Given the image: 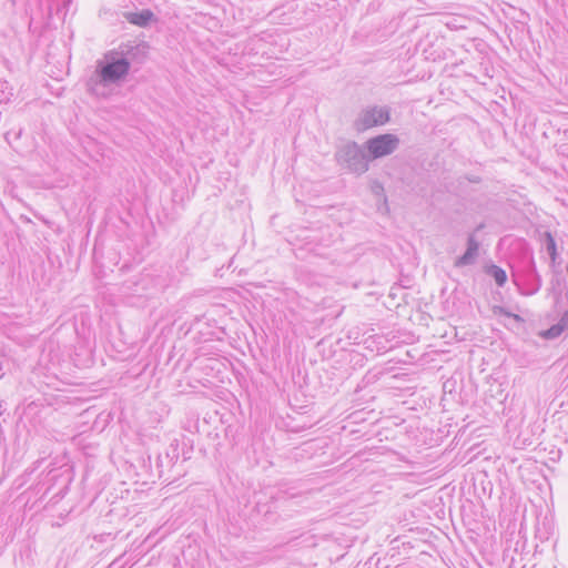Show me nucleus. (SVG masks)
Here are the masks:
<instances>
[{"label": "nucleus", "instance_id": "obj_1", "mask_svg": "<svg viewBox=\"0 0 568 568\" xmlns=\"http://www.w3.org/2000/svg\"><path fill=\"white\" fill-rule=\"evenodd\" d=\"M129 72V63L110 50L97 61L95 70L87 81L88 91L94 95H104L106 88L121 84Z\"/></svg>", "mask_w": 568, "mask_h": 568}, {"label": "nucleus", "instance_id": "obj_2", "mask_svg": "<svg viewBox=\"0 0 568 568\" xmlns=\"http://www.w3.org/2000/svg\"><path fill=\"white\" fill-rule=\"evenodd\" d=\"M513 277L521 295H535L541 287V277L531 255L513 272Z\"/></svg>", "mask_w": 568, "mask_h": 568}, {"label": "nucleus", "instance_id": "obj_3", "mask_svg": "<svg viewBox=\"0 0 568 568\" xmlns=\"http://www.w3.org/2000/svg\"><path fill=\"white\" fill-rule=\"evenodd\" d=\"M338 164L348 171L363 174L368 170V155L355 141L343 144L336 152Z\"/></svg>", "mask_w": 568, "mask_h": 568}, {"label": "nucleus", "instance_id": "obj_4", "mask_svg": "<svg viewBox=\"0 0 568 568\" xmlns=\"http://www.w3.org/2000/svg\"><path fill=\"white\" fill-rule=\"evenodd\" d=\"M392 109L388 105H368L361 110L354 121V129L364 132L375 126H383L390 121Z\"/></svg>", "mask_w": 568, "mask_h": 568}, {"label": "nucleus", "instance_id": "obj_5", "mask_svg": "<svg viewBox=\"0 0 568 568\" xmlns=\"http://www.w3.org/2000/svg\"><path fill=\"white\" fill-rule=\"evenodd\" d=\"M399 145V139L392 133H384L371 138L366 142L369 159H379L392 154Z\"/></svg>", "mask_w": 568, "mask_h": 568}, {"label": "nucleus", "instance_id": "obj_6", "mask_svg": "<svg viewBox=\"0 0 568 568\" xmlns=\"http://www.w3.org/2000/svg\"><path fill=\"white\" fill-rule=\"evenodd\" d=\"M118 57H121L129 63V70L133 63L141 64L145 61L149 52V44L144 41L122 42L116 49H113Z\"/></svg>", "mask_w": 568, "mask_h": 568}, {"label": "nucleus", "instance_id": "obj_7", "mask_svg": "<svg viewBox=\"0 0 568 568\" xmlns=\"http://www.w3.org/2000/svg\"><path fill=\"white\" fill-rule=\"evenodd\" d=\"M479 251V242L474 233L467 237V247L463 255L458 256L455 261L456 267H464L475 263Z\"/></svg>", "mask_w": 568, "mask_h": 568}, {"label": "nucleus", "instance_id": "obj_8", "mask_svg": "<svg viewBox=\"0 0 568 568\" xmlns=\"http://www.w3.org/2000/svg\"><path fill=\"white\" fill-rule=\"evenodd\" d=\"M123 18L131 24L145 28L155 20L154 13L150 9H142L140 11H125Z\"/></svg>", "mask_w": 568, "mask_h": 568}, {"label": "nucleus", "instance_id": "obj_9", "mask_svg": "<svg viewBox=\"0 0 568 568\" xmlns=\"http://www.w3.org/2000/svg\"><path fill=\"white\" fill-rule=\"evenodd\" d=\"M541 244H542V247L545 248V251L547 252V254L549 255L551 264L555 265L557 263V258H558L559 254H558V250H557L556 240L549 231H546L542 234Z\"/></svg>", "mask_w": 568, "mask_h": 568}, {"label": "nucleus", "instance_id": "obj_10", "mask_svg": "<svg viewBox=\"0 0 568 568\" xmlns=\"http://www.w3.org/2000/svg\"><path fill=\"white\" fill-rule=\"evenodd\" d=\"M485 273L488 276H490L491 278H494L495 283L499 287H503L507 282L506 271L496 264H490V265L486 266Z\"/></svg>", "mask_w": 568, "mask_h": 568}, {"label": "nucleus", "instance_id": "obj_11", "mask_svg": "<svg viewBox=\"0 0 568 568\" xmlns=\"http://www.w3.org/2000/svg\"><path fill=\"white\" fill-rule=\"evenodd\" d=\"M564 332L565 329L562 328V326L556 323L551 325L549 328L540 331L538 333V336L541 337L542 339L551 341L558 338Z\"/></svg>", "mask_w": 568, "mask_h": 568}, {"label": "nucleus", "instance_id": "obj_12", "mask_svg": "<svg viewBox=\"0 0 568 568\" xmlns=\"http://www.w3.org/2000/svg\"><path fill=\"white\" fill-rule=\"evenodd\" d=\"M12 95V89L9 87L8 82L0 81V104L8 103L11 100Z\"/></svg>", "mask_w": 568, "mask_h": 568}, {"label": "nucleus", "instance_id": "obj_13", "mask_svg": "<svg viewBox=\"0 0 568 568\" xmlns=\"http://www.w3.org/2000/svg\"><path fill=\"white\" fill-rule=\"evenodd\" d=\"M178 457H179L178 446L171 445V449L168 450L164 456V458L166 460V465L169 466V465L173 464V460L178 459Z\"/></svg>", "mask_w": 568, "mask_h": 568}, {"label": "nucleus", "instance_id": "obj_14", "mask_svg": "<svg viewBox=\"0 0 568 568\" xmlns=\"http://www.w3.org/2000/svg\"><path fill=\"white\" fill-rule=\"evenodd\" d=\"M21 133H22V129H19L18 131L10 130V131L6 132L4 139L10 143L11 139L18 140L21 136Z\"/></svg>", "mask_w": 568, "mask_h": 568}, {"label": "nucleus", "instance_id": "obj_15", "mask_svg": "<svg viewBox=\"0 0 568 568\" xmlns=\"http://www.w3.org/2000/svg\"><path fill=\"white\" fill-rule=\"evenodd\" d=\"M558 324L561 325L565 331L568 328V311L561 314Z\"/></svg>", "mask_w": 568, "mask_h": 568}, {"label": "nucleus", "instance_id": "obj_16", "mask_svg": "<svg viewBox=\"0 0 568 568\" xmlns=\"http://www.w3.org/2000/svg\"><path fill=\"white\" fill-rule=\"evenodd\" d=\"M164 462H166L165 458L162 455H159L158 458H156L158 467H163L164 466Z\"/></svg>", "mask_w": 568, "mask_h": 568}, {"label": "nucleus", "instance_id": "obj_17", "mask_svg": "<svg viewBox=\"0 0 568 568\" xmlns=\"http://www.w3.org/2000/svg\"><path fill=\"white\" fill-rule=\"evenodd\" d=\"M504 314L508 317H514L516 321H521V317L517 314H513L510 312H504Z\"/></svg>", "mask_w": 568, "mask_h": 568}, {"label": "nucleus", "instance_id": "obj_18", "mask_svg": "<svg viewBox=\"0 0 568 568\" xmlns=\"http://www.w3.org/2000/svg\"><path fill=\"white\" fill-rule=\"evenodd\" d=\"M485 227V224L484 223H480L479 225L476 226V229L474 230V234L476 235L477 232L481 231Z\"/></svg>", "mask_w": 568, "mask_h": 568}, {"label": "nucleus", "instance_id": "obj_19", "mask_svg": "<svg viewBox=\"0 0 568 568\" xmlns=\"http://www.w3.org/2000/svg\"><path fill=\"white\" fill-rule=\"evenodd\" d=\"M2 371V364L0 363V372Z\"/></svg>", "mask_w": 568, "mask_h": 568}]
</instances>
